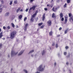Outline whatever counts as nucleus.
<instances>
[{
    "label": "nucleus",
    "mask_w": 73,
    "mask_h": 73,
    "mask_svg": "<svg viewBox=\"0 0 73 73\" xmlns=\"http://www.w3.org/2000/svg\"><path fill=\"white\" fill-rule=\"evenodd\" d=\"M53 0H52V1H51V2H53Z\"/></svg>",
    "instance_id": "obj_62"
},
{
    "label": "nucleus",
    "mask_w": 73,
    "mask_h": 73,
    "mask_svg": "<svg viewBox=\"0 0 73 73\" xmlns=\"http://www.w3.org/2000/svg\"><path fill=\"white\" fill-rule=\"evenodd\" d=\"M60 18H62V17H63V14H62V13H61L60 14Z\"/></svg>",
    "instance_id": "obj_12"
},
{
    "label": "nucleus",
    "mask_w": 73,
    "mask_h": 73,
    "mask_svg": "<svg viewBox=\"0 0 73 73\" xmlns=\"http://www.w3.org/2000/svg\"><path fill=\"white\" fill-rule=\"evenodd\" d=\"M69 17H71L72 16V14L71 13H69L68 14Z\"/></svg>",
    "instance_id": "obj_27"
},
{
    "label": "nucleus",
    "mask_w": 73,
    "mask_h": 73,
    "mask_svg": "<svg viewBox=\"0 0 73 73\" xmlns=\"http://www.w3.org/2000/svg\"><path fill=\"white\" fill-rule=\"evenodd\" d=\"M3 36V32H1L0 33V38H1Z\"/></svg>",
    "instance_id": "obj_13"
},
{
    "label": "nucleus",
    "mask_w": 73,
    "mask_h": 73,
    "mask_svg": "<svg viewBox=\"0 0 73 73\" xmlns=\"http://www.w3.org/2000/svg\"><path fill=\"white\" fill-rule=\"evenodd\" d=\"M34 0H30V3H32L33 2V1Z\"/></svg>",
    "instance_id": "obj_39"
},
{
    "label": "nucleus",
    "mask_w": 73,
    "mask_h": 73,
    "mask_svg": "<svg viewBox=\"0 0 73 73\" xmlns=\"http://www.w3.org/2000/svg\"><path fill=\"white\" fill-rule=\"evenodd\" d=\"M61 29H62V27H60V28L59 29V31H60V30H61Z\"/></svg>",
    "instance_id": "obj_48"
},
{
    "label": "nucleus",
    "mask_w": 73,
    "mask_h": 73,
    "mask_svg": "<svg viewBox=\"0 0 73 73\" xmlns=\"http://www.w3.org/2000/svg\"><path fill=\"white\" fill-rule=\"evenodd\" d=\"M68 30H69V28H67L66 30L64 32V33L65 34H66V33H67V31H68Z\"/></svg>",
    "instance_id": "obj_15"
},
{
    "label": "nucleus",
    "mask_w": 73,
    "mask_h": 73,
    "mask_svg": "<svg viewBox=\"0 0 73 73\" xmlns=\"http://www.w3.org/2000/svg\"><path fill=\"white\" fill-rule=\"evenodd\" d=\"M48 7H50V5H49Z\"/></svg>",
    "instance_id": "obj_60"
},
{
    "label": "nucleus",
    "mask_w": 73,
    "mask_h": 73,
    "mask_svg": "<svg viewBox=\"0 0 73 73\" xmlns=\"http://www.w3.org/2000/svg\"><path fill=\"white\" fill-rule=\"evenodd\" d=\"M55 45V44L54 43H53L52 44V46H54Z\"/></svg>",
    "instance_id": "obj_51"
},
{
    "label": "nucleus",
    "mask_w": 73,
    "mask_h": 73,
    "mask_svg": "<svg viewBox=\"0 0 73 73\" xmlns=\"http://www.w3.org/2000/svg\"><path fill=\"white\" fill-rule=\"evenodd\" d=\"M23 71H24V72H25L26 73H28V72L26 70H24Z\"/></svg>",
    "instance_id": "obj_29"
},
{
    "label": "nucleus",
    "mask_w": 73,
    "mask_h": 73,
    "mask_svg": "<svg viewBox=\"0 0 73 73\" xmlns=\"http://www.w3.org/2000/svg\"><path fill=\"white\" fill-rule=\"evenodd\" d=\"M11 25L12 27H13V28H14L15 27V25H14V24L13 23H11Z\"/></svg>",
    "instance_id": "obj_19"
},
{
    "label": "nucleus",
    "mask_w": 73,
    "mask_h": 73,
    "mask_svg": "<svg viewBox=\"0 0 73 73\" xmlns=\"http://www.w3.org/2000/svg\"><path fill=\"white\" fill-rule=\"evenodd\" d=\"M8 57H9V55H8Z\"/></svg>",
    "instance_id": "obj_59"
},
{
    "label": "nucleus",
    "mask_w": 73,
    "mask_h": 73,
    "mask_svg": "<svg viewBox=\"0 0 73 73\" xmlns=\"http://www.w3.org/2000/svg\"><path fill=\"white\" fill-rule=\"evenodd\" d=\"M38 70L39 71H40V72H42L44 70V68H42V65H40L38 69Z\"/></svg>",
    "instance_id": "obj_2"
},
{
    "label": "nucleus",
    "mask_w": 73,
    "mask_h": 73,
    "mask_svg": "<svg viewBox=\"0 0 73 73\" xmlns=\"http://www.w3.org/2000/svg\"><path fill=\"white\" fill-rule=\"evenodd\" d=\"M66 5H67V4L66 3L64 6V8H66Z\"/></svg>",
    "instance_id": "obj_24"
},
{
    "label": "nucleus",
    "mask_w": 73,
    "mask_h": 73,
    "mask_svg": "<svg viewBox=\"0 0 73 73\" xmlns=\"http://www.w3.org/2000/svg\"><path fill=\"white\" fill-rule=\"evenodd\" d=\"M2 46V44H0V49L1 48V46Z\"/></svg>",
    "instance_id": "obj_45"
},
{
    "label": "nucleus",
    "mask_w": 73,
    "mask_h": 73,
    "mask_svg": "<svg viewBox=\"0 0 73 73\" xmlns=\"http://www.w3.org/2000/svg\"><path fill=\"white\" fill-rule=\"evenodd\" d=\"M13 1H10V3H9V5H12V4L13 3Z\"/></svg>",
    "instance_id": "obj_26"
},
{
    "label": "nucleus",
    "mask_w": 73,
    "mask_h": 73,
    "mask_svg": "<svg viewBox=\"0 0 73 73\" xmlns=\"http://www.w3.org/2000/svg\"><path fill=\"white\" fill-rule=\"evenodd\" d=\"M58 9V8H55V10H57Z\"/></svg>",
    "instance_id": "obj_55"
},
{
    "label": "nucleus",
    "mask_w": 73,
    "mask_h": 73,
    "mask_svg": "<svg viewBox=\"0 0 73 73\" xmlns=\"http://www.w3.org/2000/svg\"><path fill=\"white\" fill-rule=\"evenodd\" d=\"M67 21H68V19H65V23H67Z\"/></svg>",
    "instance_id": "obj_33"
},
{
    "label": "nucleus",
    "mask_w": 73,
    "mask_h": 73,
    "mask_svg": "<svg viewBox=\"0 0 73 73\" xmlns=\"http://www.w3.org/2000/svg\"><path fill=\"white\" fill-rule=\"evenodd\" d=\"M53 34V32L52 31H50L49 33V34L50 36H52V34Z\"/></svg>",
    "instance_id": "obj_14"
},
{
    "label": "nucleus",
    "mask_w": 73,
    "mask_h": 73,
    "mask_svg": "<svg viewBox=\"0 0 73 73\" xmlns=\"http://www.w3.org/2000/svg\"><path fill=\"white\" fill-rule=\"evenodd\" d=\"M22 17H23V16H22V15H21L19 16V18L20 19H21L22 18Z\"/></svg>",
    "instance_id": "obj_20"
},
{
    "label": "nucleus",
    "mask_w": 73,
    "mask_h": 73,
    "mask_svg": "<svg viewBox=\"0 0 73 73\" xmlns=\"http://www.w3.org/2000/svg\"><path fill=\"white\" fill-rule=\"evenodd\" d=\"M65 19H67L68 18V16L67 15H66L64 17Z\"/></svg>",
    "instance_id": "obj_21"
},
{
    "label": "nucleus",
    "mask_w": 73,
    "mask_h": 73,
    "mask_svg": "<svg viewBox=\"0 0 73 73\" xmlns=\"http://www.w3.org/2000/svg\"><path fill=\"white\" fill-rule=\"evenodd\" d=\"M21 9V7H19L18 9L17 10V12H19V11H20V9Z\"/></svg>",
    "instance_id": "obj_18"
},
{
    "label": "nucleus",
    "mask_w": 73,
    "mask_h": 73,
    "mask_svg": "<svg viewBox=\"0 0 73 73\" xmlns=\"http://www.w3.org/2000/svg\"><path fill=\"white\" fill-rule=\"evenodd\" d=\"M66 52H64V55H65V56L66 55Z\"/></svg>",
    "instance_id": "obj_41"
},
{
    "label": "nucleus",
    "mask_w": 73,
    "mask_h": 73,
    "mask_svg": "<svg viewBox=\"0 0 73 73\" xmlns=\"http://www.w3.org/2000/svg\"><path fill=\"white\" fill-rule=\"evenodd\" d=\"M9 15V13L7 12L5 14V16H8Z\"/></svg>",
    "instance_id": "obj_11"
},
{
    "label": "nucleus",
    "mask_w": 73,
    "mask_h": 73,
    "mask_svg": "<svg viewBox=\"0 0 73 73\" xmlns=\"http://www.w3.org/2000/svg\"><path fill=\"white\" fill-rule=\"evenodd\" d=\"M56 48H58V44H56Z\"/></svg>",
    "instance_id": "obj_43"
},
{
    "label": "nucleus",
    "mask_w": 73,
    "mask_h": 73,
    "mask_svg": "<svg viewBox=\"0 0 73 73\" xmlns=\"http://www.w3.org/2000/svg\"><path fill=\"white\" fill-rule=\"evenodd\" d=\"M50 7H51V8H52V7H53V5L51 4V5H50Z\"/></svg>",
    "instance_id": "obj_47"
},
{
    "label": "nucleus",
    "mask_w": 73,
    "mask_h": 73,
    "mask_svg": "<svg viewBox=\"0 0 73 73\" xmlns=\"http://www.w3.org/2000/svg\"><path fill=\"white\" fill-rule=\"evenodd\" d=\"M27 19V17H25L24 19V21H26V20Z\"/></svg>",
    "instance_id": "obj_35"
},
{
    "label": "nucleus",
    "mask_w": 73,
    "mask_h": 73,
    "mask_svg": "<svg viewBox=\"0 0 73 73\" xmlns=\"http://www.w3.org/2000/svg\"><path fill=\"white\" fill-rule=\"evenodd\" d=\"M5 28H6V27L5 26H3V29H5Z\"/></svg>",
    "instance_id": "obj_44"
},
{
    "label": "nucleus",
    "mask_w": 73,
    "mask_h": 73,
    "mask_svg": "<svg viewBox=\"0 0 73 73\" xmlns=\"http://www.w3.org/2000/svg\"><path fill=\"white\" fill-rule=\"evenodd\" d=\"M44 27V25H42L40 27V28L41 29L42 28H43V27Z\"/></svg>",
    "instance_id": "obj_36"
},
{
    "label": "nucleus",
    "mask_w": 73,
    "mask_h": 73,
    "mask_svg": "<svg viewBox=\"0 0 73 73\" xmlns=\"http://www.w3.org/2000/svg\"><path fill=\"white\" fill-rule=\"evenodd\" d=\"M54 65L55 66H56V62L54 63Z\"/></svg>",
    "instance_id": "obj_52"
},
{
    "label": "nucleus",
    "mask_w": 73,
    "mask_h": 73,
    "mask_svg": "<svg viewBox=\"0 0 73 73\" xmlns=\"http://www.w3.org/2000/svg\"><path fill=\"white\" fill-rule=\"evenodd\" d=\"M24 52V50H23L21 51L20 53H19L18 54V56H21V54H22L23 53V52Z\"/></svg>",
    "instance_id": "obj_8"
},
{
    "label": "nucleus",
    "mask_w": 73,
    "mask_h": 73,
    "mask_svg": "<svg viewBox=\"0 0 73 73\" xmlns=\"http://www.w3.org/2000/svg\"><path fill=\"white\" fill-rule=\"evenodd\" d=\"M55 14L54 13H53L52 15V17L53 18H54V17H56L55 16V15H54Z\"/></svg>",
    "instance_id": "obj_23"
},
{
    "label": "nucleus",
    "mask_w": 73,
    "mask_h": 73,
    "mask_svg": "<svg viewBox=\"0 0 73 73\" xmlns=\"http://www.w3.org/2000/svg\"><path fill=\"white\" fill-rule=\"evenodd\" d=\"M28 26V24L27 23L25 25V26L24 27V29L25 31H27V27Z\"/></svg>",
    "instance_id": "obj_5"
},
{
    "label": "nucleus",
    "mask_w": 73,
    "mask_h": 73,
    "mask_svg": "<svg viewBox=\"0 0 73 73\" xmlns=\"http://www.w3.org/2000/svg\"><path fill=\"white\" fill-rule=\"evenodd\" d=\"M7 28L8 29H10V28H11V27L9 26H8Z\"/></svg>",
    "instance_id": "obj_40"
},
{
    "label": "nucleus",
    "mask_w": 73,
    "mask_h": 73,
    "mask_svg": "<svg viewBox=\"0 0 73 73\" xmlns=\"http://www.w3.org/2000/svg\"><path fill=\"white\" fill-rule=\"evenodd\" d=\"M1 31V29L0 28V32Z\"/></svg>",
    "instance_id": "obj_58"
},
{
    "label": "nucleus",
    "mask_w": 73,
    "mask_h": 73,
    "mask_svg": "<svg viewBox=\"0 0 73 73\" xmlns=\"http://www.w3.org/2000/svg\"><path fill=\"white\" fill-rule=\"evenodd\" d=\"M45 19V14L44 13L42 16V20L44 21V20Z\"/></svg>",
    "instance_id": "obj_6"
},
{
    "label": "nucleus",
    "mask_w": 73,
    "mask_h": 73,
    "mask_svg": "<svg viewBox=\"0 0 73 73\" xmlns=\"http://www.w3.org/2000/svg\"><path fill=\"white\" fill-rule=\"evenodd\" d=\"M66 65H68V64H69V63H68V62H67L66 63Z\"/></svg>",
    "instance_id": "obj_53"
},
{
    "label": "nucleus",
    "mask_w": 73,
    "mask_h": 73,
    "mask_svg": "<svg viewBox=\"0 0 73 73\" xmlns=\"http://www.w3.org/2000/svg\"><path fill=\"white\" fill-rule=\"evenodd\" d=\"M12 70H13V68H11V71H12Z\"/></svg>",
    "instance_id": "obj_57"
},
{
    "label": "nucleus",
    "mask_w": 73,
    "mask_h": 73,
    "mask_svg": "<svg viewBox=\"0 0 73 73\" xmlns=\"http://www.w3.org/2000/svg\"><path fill=\"white\" fill-rule=\"evenodd\" d=\"M28 9H26V12H28Z\"/></svg>",
    "instance_id": "obj_46"
},
{
    "label": "nucleus",
    "mask_w": 73,
    "mask_h": 73,
    "mask_svg": "<svg viewBox=\"0 0 73 73\" xmlns=\"http://www.w3.org/2000/svg\"><path fill=\"white\" fill-rule=\"evenodd\" d=\"M44 10L45 11H47L48 10V9L47 8H44Z\"/></svg>",
    "instance_id": "obj_42"
},
{
    "label": "nucleus",
    "mask_w": 73,
    "mask_h": 73,
    "mask_svg": "<svg viewBox=\"0 0 73 73\" xmlns=\"http://www.w3.org/2000/svg\"><path fill=\"white\" fill-rule=\"evenodd\" d=\"M36 15L35 14H34L32 16V17L33 18H35V16H36Z\"/></svg>",
    "instance_id": "obj_22"
},
{
    "label": "nucleus",
    "mask_w": 73,
    "mask_h": 73,
    "mask_svg": "<svg viewBox=\"0 0 73 73\" xmlns=\"http://www.w3.org/2000/svg\"><path fill=\"white\" fill-rule=\"evenodd\" d=\"M14 3L15 4H16L17 3V0L15 1H14Z\"/></svg>",
    "instance_id": "obj_28"
},
{
    "label": "nucleus",
    "mask_w": 73,
    "mask_h": 73,
    "mask_svg": "<svg viewBox=\"0 0 73 73\" xmlns=\"http://www.w3.org/2000/svg\"><path fill=\"white\" fill-rule=\"evenodd\" d=\"M52 10L53 11V12H56V10H54V7H53L52 9Z\"/></svg>",
    "instance_id": "obj_30"
},
{
    "label": "nucleus",
    "mask_w": 73,
    "mask_h": 73,
    "mask_svg": "<svg viewBox=\"0 0 73 73\" xmlns=\"http://www.w3.org/2000/svg\"><path fill=\"white\" fill-rule=\"evenodd\" d=\"M45 51H44V50H43L42 52V55H44V54H45Z\"/></svg>",
    "instance_id": "obj_16"
},
{
    "label": "nucleus",
    "mask_w": 73,
    "mask_h": 73,
    "mask_svg": "<svg viewBox=\"0 0 73 73\" xmlns=\"http://www.w3.org/2000/svg\"><path fill=\"white\" fill-rule=\"evenodd\" d=\"M23 9H21L20 10V11H21V12H23Z\"/></svg>",
    "instance_id": "obj_54"
},
{
    "label": "nucleus",
    "mask_w": 73,
    "mask_h": 73,
    "mask_svg": "<svg viewBox=\"0 0 73 73\" xmlns=\"http://www.w3.org/2000/svg\"><path fill=\"white\" fill-rule=\"evenodd\" d=\"M61 20L62 21H64V18H62L61 19Z\"/></svg>",
    "instance_id": "obj_37"
},
{
    "label": "nucleus",
    "mask_w": 73,
    "mask_h": 73,
    "mask_svg": "<svg viewBox=\"0 0 73 73\" xmlns=\"http://www.w3.org/2000/svg\"><path fill=\"white\" fill-rule=\"evenodd\" d=\"M31 56H32V57H33V55H31Z\"/></svg>",
    "instance_id": "obj_63"
},
{
    "label": "nucleus",
    "mask_w": 73,
    "mask_h": 73,
    "mask_svg": "<svg viewBox=\"0 0 73 73\" xmlns=\"http://www.w3.org/2000/svg\"><path fill=\"white\" fill-rule=\"evenodd\" d=\"M60 35H57V37H60Z\"/></svg>",
    "instance_id": "obj_49"
},
{
    "label": "nucleus",
    "mask_w": 73,
    "mask_h": 73,
    "mask_svg": "<svg viewBox=\"0 0 73 73\" xmlns=\"http://www.w3.org/2000/svg\"><path fill=\"white\" fill-rule=\"evenodd\" d=\"M42 24L43 23H39V24H38V25H39V26H40L42 25Z\"/></svg>",
    "instance_id": "obj_25"
},
{
    "label": "nucleus",
    "mask_w": 73,
    "mask_h": 73,
    "mask_svg": "<svg viewBox=\"0 0 73 73\" xmlns=\"http://www.w3.org/2000/svg\"><path fill=\"white\" fill-rule=\"evenodd\" d=\"M1 3H2V4H3L4 3V1H1Z\"/></svg>",
    "instance_id": "obj_50"
},
{
    "label": "nucleus",
    "mask_w": 73,
    "mask_h": 73,
    "mask_svg": "<svg viewBox=\"0 0 73 73\" xmlns=\"http://www.w3.org/2000/svg\"><path fill=\"white\" fill-rule=\"evenodd\" d=\"M67 3L68 4L70 3V0H67Z\"/></svg>",
    "instance_id": "obj_31"
},
{
    "label": "nucleus",
    "mask_w": 73,
    "mask_h": 73,
    "mask_svg": "<svg viewBox=\"0 0 73 73\" xmlns=\"http://www.w3.org/2000/svg\"><path fill=\"white\" fill-rule=\"evenodd\" d=\"M3 40H5V38H2Z\"/></svg>",
    "instance_id": "obj_56"
},
{
    "label": "nucleus",
    "mask_w": 73,
    "mask_h": 73,
    "mask_svg": "<svg viewBox=\"0 0 73 73\" xmlns=\"http://www.w3.org/2000/svg\"><path fill=\"white\" fill-rule=\"evenodd\" d=\"M16 34V31H13L10 34V38L13 39L15 38V35Z\"/></svg>",
    "instance_id": "obj_1"
},
{
    "label": "nucleus",
    "mask_w": 73,
    "mask_h": 73,
    "mask_svg": "<svg viewBox=\"0 0 73 73\" xmlns=\"http://www.w3.org/2000/svg\"><path fill=\"white\" fill-rule=\"evenodd\" d=\"M31 22H33V21H34V19H33V18L32 17L31 18Z\"/></svg>",
    "instance_id": "obj_17"
},
{
    "label": "nucleus",
    "mask_w": 73,
    "mask_h": 73,
    "mask_svg": "<svg viewBox=\"0 0 73 73\" xmlns=\"http://www.w3.org/2000/svg\"><path fill=\"white\" fill-rule=\"evenodd\" d=\"M2 7V5H0V13L2 12V10H3L2 8H0V7Z\"/></svg>",
    "instance_id": "obj_10"
},
{
    "label": "nucleus",
    "mask_w": 73,
    "mask_h": 73,
    "mask_svg": "<svg viewBox=\"0 0 73 73\" xmlns=\"http://www.w3.org/2000/svg\"><path fill=\"white\" fill-rule=\"evenodd\" d=\"M65 48H66V49H68V48H69V47L68 46H66L65 47Z\"/></svg>",
    "instance_id": "obj_38"
},
{
    "label": "nucleus",
    "mask_w": 73,
    "mask_h": 73,
    "mask_svg": "<svg viewBox=\"0 0 73 73\" xmlns=\"http://www.w3.org/2000/svg\"><path fill=\"white\" fill-rule=\"evenodd\" d=\"M47 23L48 24V26H50L51 25V23H52V22H51V21L49 20L47 22Z\"/></svg>",
    "instance_id": "obj_9"
},
{
    "label": "nucleus",
    "mask_w": 73,
    "mask_h": 73,
    "mask_svg": "<svg viewBox=\"0 0 73 73\" xmlns=\"http://www.w3.org/2000/svg\"><path fill=\"white\" fill-rule=\"evenodd\" d=\"M18 53V52H17L15 53V52L14 51L12 50L11 52V56L12 57H13V56H15V55H16Z\"/></svg>",
    "instance_id": "obj_3"
},
{
    "label": "nucleus",
    "mask_w": 73,
    "mask_h": 73,
    "mask_svg": "<svg viewBox=\"0 0 73 73\" xmlns=\"http://www.w3.org/2000/svg\"><path fill=\"white\" fill-rule=\"evenodd\" d=\"M69 21L71 22L72 21L73 22V16H72L71 17H70L69 18Z\"/></svg>",
    "instance_id": "obj_7"
},
{
    "label": "nucleus",
    "mask_w": 73,
    "mask_h": 73,
    "mask_svg": "<svg viewBox=\"0 0 73 73\" xmlns=\"http://www.w3.org/2000/svg\"><path fill=\"white\" fill-rule=\"evenodd\" d=\"M36 5H34L32 7L30 8L29 11H31V10H32V9H33V11L35 10V9H36Z\"/></svg>",
    "instance_id": "obj_4"
},
{
    "label": "nucleus",
    "mask_w": 73,
    "mask_h": 73,
    "mask_svg": "<svg viewBox=\"0 0 73 73\" xmlns=\"http://www.w3.org/2000/svg\"><path fill=\"white\" fill-rule=\"evenodd\" d=\"M37 13H38V11L36 10L35 13L34 14L36 15H37Z\"/></svg>",
    "instance_id": "obj_34"
},
{
    "label": "nucleus",
    "mask_w": 73,
    "mask_h": 73,
    "mask_svg": "<svg viewBox=\"0 0 73 73\" xmlns=\"http://www.w3.org/2000/svg\"><path fill=\"white\" fill-rule=\"evenodd\" d=\"M47 7H48V6H49V5H47Z\"/></svg>",
    "instance_id": "obj_64"
},
{
    "label": "nucleus",
    "mask_w": 73,
    "mask_h": 73,
    "mask_svg": "<svg viewBox=\"0 0 73 73\" xmlns=\"http://www.w3.org/2000/svg\"><path fill=\"white\" fill-rule=\"evenodd\" d=\"M35 73H40V72H36Z\"/></svg>",
    "instance_id": "obj_61"
},
{
    "label": "nucleus",
    "mask_w": 73,
    "mask_h": 73,
    "mask_svg": "<svg viewBox=\"0 0 73 73\" xmlns=\"http://www.w3.org/2000/svg\"><path fill=\"white\" fill-rule=\"evenodd\" d=\"M34 52V50H32L31 51L29 52V53H32V52Z\"/></svg>",
    "instance_id": "obj_32"
}]
</instances>
